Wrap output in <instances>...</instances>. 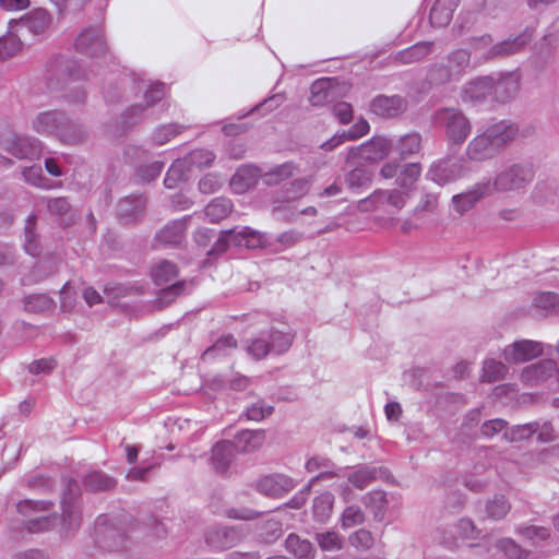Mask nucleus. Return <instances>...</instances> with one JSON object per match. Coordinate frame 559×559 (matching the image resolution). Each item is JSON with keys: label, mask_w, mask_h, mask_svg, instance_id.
Masks as SVG:
<instances>
[{"label": "nucleus", "mask_w": 559, "mask_h": 559, "mask_svg": "<svg viewBox=\"0 0 559 559\" xmlns=\"http://www.w3.org/2000/svg\"><path fill=\"white\" fill-rule=\"evenodd\" d=\"M186 229V221H174L159 230L156 239L165 245H177L185 238Z\"/></svg>", "instance_id": "nucleus-20"}, {"label": "nucleus", "mask_w": 559, "mask_h": 559, "mask_svg": "<svg viewBox=\"0 0 559 559\" xmlns=\"http://www.w3.org/2000/svg\"><path fill=\"white\" fill-rule=\"evenodd\" d=\"M543 354V344L539 342L522 340L507 346L503 357L507 362L521 364Z\"/></svg>", "instance_id": "nucleus-10"}, {"label": "nucleus", "mask_w": 559, "mask_h": 559, "mask_svg": "<svg viewBox=\"0 0 559 559\" xmlns=\"http://www.w3.org/2000/svg\"><path fill=\"white\" fill-rule=\"evenodd\" d=\"M59 520L60 518L57 515L31 519L27 523V530L31 533L48 530L51 525L55 524V522Z\"/></svg>", "instance_id": "nucleus-55"}, {"label": "nucleus", "mask_w": 559, "mask_h": 559, "mask_svg": "<svg viewBox=\"0 0 559 559\" xmlns=\"http://www.w3.org/2000/svg\"><path fill=\"white\" fill-rule=\"evenodd\" d=\"M271 348L272 350L281 354L286 352L292 343L294 335L290 333V331H272L271 335Z\"/></svg>", "instance_id": "nucleus-40"}, {"label": "nucleus", "mask_w": 559, "mask_h": 559, "mask_svg": "<svg viewBox=\"0 0 559 559\" xmlns=\"http://www.w3.org/2000/svg\"><path fill=\"white\" fill-rule=\"evenodd\" d=\"M478 534L479 532L474 523L468 519L460 520L452 532L454 544H456L457 540L475 539Z\"/></svg>", "instance_id": "nucleus-33"}, {"label": "nucleus", "mask_w": 559, "mask_h": 559, "mask_svg": "<svg viewBox=\"0 0 559 559\" xmlns=\"http://www.w3.org/2000/svg\"><path fill=\"white\" fill-rule=\"evenodd\" d=\"M164 164L160 162H154L148 165L142 166L138 169L136 176L141 181L148 182L159 176Z\"/></svg>", "instance_id": "nucleus-50"}, {"label": "nucleus", "mask_w": 559, "mask_h": 559, "mask_svg": "<svg viewBox=\"0 0 559 559\" xmlns=\"http://www.w3.org/2000/svg\"><path fill=\"white\" fill-rule=\"evenodd\" d=\"M272 412L273 406L265 405L263 402H258L247 408V417L251 420L260 421L270 416Z\"/></svg>", "instance_id": "nucleus-51"}, {"label": "nucleus", "mask_w": 559, "mask_h": 559, "mask_svg": "<svg viewBox=\"0 0 559 559\" xmlns=\"http://www.w3.org/2000/svg\"><path fill=\"white\" fill-rule=\"evenodd\" d=\"M376 478L374 472L368 468L358 469L349 476V481L359 489L367 487Z\"/></svg>", "instance_id": "nucleus-49"}, {"label": "nucleus", "mask_w": 559, "mask_h": 559, "mask_svg": "<svg viewBox=\"0 0 559 559\" xmlns=\"http://www.w3.org/2000/svg\"><path fill=\"white\" fill-rule=\"evenodd\" d=\"M51 24V16L48 11L37 9L17 21H12V29L24 35L28 32L33 35H39L46 32Z\"/></svg>", "instance_id": "nucleus-9"}, {"label": "nucleus", "mask_w": 559, "mask_h": 559, "mask_svg": "<svg viewBox=\"0 0 559 559\" xmlns=\"http://www.w3.org/2000/svg\"><path fill=\"white\" fill-rule=\"evenodd\" d=\"M75 305L76 292L71 284L67 282L60 289V310L62 312H70L74 309Z\"/></svg>", "instance_id": "nucleus-43"}, {"label": "nucleus", "mask_w": 559, "mask_h": 559, "mask_svg": "<svg viewBox=\"0 0 559 559\" xmlns=\"http://www.w3.org/2000/svg\"><path fill=\"white\" fill-rule=\"evenodd\" d=\"M531 38L532 35L525 32L513 39H507L500 44L492 45L491 37L489 35H484L474 39L472 49L476 58L489 59L497 56L518 52L531 40Z\"/></svg>", "instance_id": "nucleus-2"}, {"label": "nucleus", "mask_w": 559, "mask_h": 559, "mask_svg": "<svg viewBox=\"0 0 559 559\" xmlns=\"http://www.w3.org/2000/svg\"><path fill=\"white\" fill-rule=\"evenodd\" d=\"M64 122V117L58 111L40 112L33 120V129L40 134H53L64 143L76 142L81 134L70 136L63 131H59Z\"/></svg>", "instance_id": "nucleus-7"}, {"label": "nucleus", "mask_w": 559, "mask_h": 559, "mask_svg": "<svg viewBox=\"0 0 559 559\" xmlns=\"http://www.w3.org/2000/svg\"><path fill=\"white\" fill-rule=\"evenodd\" d=\"M180 132L181 128L179 126L174 123L165 124L155 130L153 140L156 144L164 145Z\"/></svg>", "instance_id": "nucleus-44"}, {"label": "nucleus", "mask_w": 559, "mask_h": 559, "mask_svg": "<svg viewBox=\"0 0 559 559\" xmlns=\"http://www.w3.org/2000/svg\"><path fill=\"white\" fill-rule=\"evenodd\" d=\"M437 124L443 127L447 140L452 144H462L469 135V120L457 108H442L435 115Z\"/></svg>", "instance_id": "nucleus-3"}, {"label": "nucleus", "mask_w": 559, "mask_h": 559, "mask_svg": "<svg viewBox=\"0 0 559 559\" xmlns=\"http://www.w3.org/2000/svg\"><path fill=\"white\" fill-rule=\"evenodd\" d=\"M298 171V167L293 162L277 165L263 175L264 182L267 185H278L290 178Z\"/></svg>", "instance_id": "nucleus-26"}, {"label": "nucleus", "mask_w": 559, "mask_h": 559, "mask_svg": "<svg viewBox=\"0 0 559 559\" xmlns=\"http://www.w3.org/2000/svg\"><path fill=\"white\" fill-rule=\"evenodd\" d=\"M510 510L509 502L504 499V497H495L487 504V513L490 519L500 520L507 515Z\"/></svg>", "instance_id": "nucleus-41"}, {"label": "nucleus", "mask_w": 559, "mask_h": 559, "mask_svg": "<svg viewBox=\"0 0 559 559\" xmlns=\"http://www.w3.org/2000/svg\"><path fill=\"white\" fill-rule=\"evenodd\" d=\"M519 80L513 74H508L497 81L493 80L492 94L500 102H506L519 91Z\"/></svg>", "instance_id": "nucleus-21"}, {"label": "nucleus", "mask_w": 559, "mask_h": 559, "mask_svg": "<svg viewBox=\"0 0 559 559\" xmlns=\"http://www.w3.org/2000/svg\"><path fill=\"white\" fill-rule=\"evenodd\" d=\"M233 210V204L228 199L218 198L209 203L205 207V215L213 223L226 218Z\"/></svg>", "instance_id": "nucleus-27"}, {"label": "nucleus", "mask_w": 559, "mask_h": 559, "mask_svg": "<svg viewBox=\"0 0 559 559\" xmlns=\"http://www.w3.org/2000/svg\"><path fill=\"white\" fill-rule=\"evenodd\" d=\"M432 43L423 41L400 52V60L404 63L417 62L431 52Z\"/></svg>", "instance_id": "nucleus-31"}, {"label": "nucleus", "mask_w": 559, "mask_h": 559, "mask_svg": "<svg viewBox=\"0 0 559 559\" xmlns=\"http://www.w3.org/2000/svg\"><path fill=\"white\" fill-rule=\"evenodd\" d=\"M236 340L231 335L219 338L212 347L204 352V356H211L214 353L222 354L226 348H235Z\"/></svg>", "instance_id": "nucleus-59"}, {"label": "nucleus", "mask_w": 559, "mask_h": 559, "mask_svg": "<svg viewBox=\"0 0 559 559\" xmlns=\"http://www.w3.org/2000/svg\"><path fill=\"white\" fill-rule=\"evenodd\" d=\"M333 507V496L331 493H322L313 501V514L319 521L325 520Z\"/></svg>", "instance_id": "nucleus-39"}, {"label": "nucleus", "mask_w": 559, "mask_h": 559, "mask_svg": "<svg viewBox=\"0 0 559 559\" xmlns=\"http://www.w3.org/2000/svg\"><path fill=\"white\" fill-rule=\"evenodd\" d=\"M493 79L489 76L479 78L472 81L464 88V98L468 100H479L487 95L492 94Z\"/></svg>", "instance_id": "nucleus-22"}, {"label": "nucleus", "mask_w": 559, "mask_h": 559, "mask_svg": "<svg viewBox=\"0 0 559 559\" xmlns=\"http://www.w3.org/2000/svg\"><path fill=\"white\" fill-rule=\"evenodd\" d=\"M469 57L466 50L459 49L453 51L449 57V70L453 74L460 73L462 69L468 66Z\"/></svg>", "instance_id": "nucleus-46"}, {"label": "nucleus", "mask_w": 559, "mask_h": 559, "mask_svg": "<svg viewBox=\"0 0 559 559\" xmlns=\"http://www.w3.org/2000/svg\"><path fill=\"white\" fill-rule=\"evenodd\" d=\"M226 236L233 240L237 246H243L249 249H257L265 246L267 239L264 234L254 230L250 227H242L240 229L227 230Z\"/></svg>", "instance_id": "nucleus-15"}, {"label": "nucleus", "mask_w": 559, "mask_h": 559, "mask_svg": "<svg viewBox=\"0 0 559 559\" xmlns=\"http://www.w3.org/2000/svg\"><path fill=\"white\" fill-rule=\"evenodd\" d=\"M533 180L530 167L513 165L502 170L491 185L499 192L516 191L525 188Z\"/></svg>", "instance_id": "nucleus-4"}, {"label": "nucleus", "mask_w": 559, "mask_h": 559, "mask_svg": "<svg viewBox=\"0 0 559 559\" xmlns=\"http://www.w3.org/2000/svg\"><path fill=\"white\" fill-rule=\"evenodd\" d=\"M456 4L457 0H437L430 11L431 24L438 27L448 25Z\"/></svg>", "instance_id": "nucleus-18"}, {"label": "nucleus", "mask_w": 559, "mask_h": 559, "mask_svg": "<svg viewBox=\"0 0 559 559\" xmlns=\"http://www.w3.org/2000/svg\"><path fill=\"white\" fill-rule=\"evenodd\" d=\"M507 421L501 418L490 419L481 425V435L487 438H492L501 431H506Z\"/></svg>", "instance_id": "nucleus-54"}, {"label": "nucleus", "mask_w": 559, "mask_h": 559, "mask_svg": "<svg viewBox=\"0 0 559 559\" xmlns=\"http://www.w3.org/2000/svg\"><path fill=\"white\" fill-rule=\"evenodd\" d=\"M463 175V167L457 162L441 160L436 163L429 170L428 176L440 186L447 185Z\"/></svg>", "instance_id": "nucleus-13"}, {"label": "nucleus", "mask_w": 559, "mask_h": 559, "mask_svg": "<svg viewBox=\"0 0 559 559\" xmlns=\"http://www.w3.org/2000/svg\"><path fill=\"white\" fill-rule=\"evenodd\" d=\"M265 441V433L262 430H243L235 437L236 452L258 451Z\"/></svg>", "instance_id": "nucleus-17"}, {"label": "nucleus", "mask_w": 559, "mask_h": 559, "mask_svg": "<svg viewBox=\"0 0 559 559\" xmlns=\"http://www.w3.org/2000/svg\"><path fill=\"white\" fill-rule=\"evenodd\" d=\"M534 423L537 427L535 435H537V440L539 442L548 443V442H551L555 440V438H556L555 430H554L552 425L549 421H543V423L534 421Z\"/></svg>", "instance_id": "nucleus-58"}, {"label": "nucleus", "mask_w": 559, "mask_h": 559, "mask_svg": "<svg viewBox=\"0 0 559 559\" xmlns=\"http://www.w3.org/2000/svg\"><path fill=\"white\" fill-rule=\"evenodd\" d=\"M491 191L492 187L489 180L477 182L466 191L452 197L453 209L462 215L474 209L475 205L485 197L489 195Z\"/></svg>", "instance_id": "nucleus-8"}, {"label": "nucleus", "mask_w": 559, "mask_h": 559, "mask_svg": "<svg viewBox=\"0 0 559 559\" xmlns=\"http://www.w3.org/2000/svg\"><path fill=\"white\" fill-rule=\"evenodd\" d=\"M557 302L558 296L550 292L540 293L534 298L536 307L545 310L554 308Z\"/></svg>", "instance_id": "nucleus-62"}, {"label": "nucleus", "mask_w": 559, "mask_h": 559, "mask_svg": "<svg viewBox=\"0 0 559 559\" xmlns=\"http://www.w3.org/2000/svg\"><path fill=\"white\" fill-rule=\"evenodd\" d=\"M352 546L360 549H369L373 545V537L369 531L358 530L349 537Z\"/></svg>", "instance_id": "nucleus-53"}, {"label": "nucleus", "mask_w": 559, "mask_h": 559, "mask_svg": "<svg viewBox=\"0 0 559 559\" xmlns=\"http://www.w3.org/2000/svg\"><path fill=\"white\" fill-rule=\"evenodd\" d=\"M333 82V79L324 78L312 83L309 97L312 106H322L332 97Z\"/></svg>", "instance_id": "nucleus-19"}, {"label": "nucleus", "mask_w": 559, "mask_h": 559, "mask_svg": "<svg viewBox=\"0 0 559 559\" xmlns=\"http://www.w3.org/2000/svg\"><path fill=\"white\" fill-rule=\"evenodd\" d=\"M12 25V23L10 24ZM10 34L0 39V58L7 59L15 56L22 49L23 43L20 38L21 34L16 33L10 26Z\"/></svg>", "instance_id": "nucleus-29"}, {"label": "nucleus", "mask_w": 559, "mask_h": 559, "mask_svg": "<svg viewBox=\"0 0 559 559\" xmlns=\"http://www.w3.org/2000/svg\"><path fill=\"white\" fill-rule=\"evenodd\" d=\"M260 177V171L253 166L240 167L231 177L230 186L236 193H243L254 187Z\"/></svg>", "instance_id": "nucleus-16"}, {"label": "nucleus", "mask_w": 559, "mask_h": 559, "mask_svg": "<svg viewBox=\"0 0 559 559\" xmlns=\"http://www.w3.org/2000/svg\"><path fill=\"white\" fill-rule=\"evenodd\" d=\"M24 310L32 313H43L55 309V301L47 294H32L22 300Z\"/></svg>", "instance_id": "nucleus-24"}, {"label": "nucleus", "mask_w": 559, "mask_h": 559, "mask_svg": "<svg viewBox=\"0 0 559 559\" xmlns=\"http://www.w3.org/2000/svg\"><path fill=\"white\" fill-rule=\"evenodd\" d=\"M2 147L19 159H37L43 152V145L39 140L21 134L5 136L2 140Z\"/></svg>", "instance_id": "nucleus-5"}, {"label": "nucleus", "mask_w": 559, "mask_h": 559, "mask_svg": "<svg viewBox=\"0 0 559 559\" xmlns=\"http://www.w3.org/2000/svg\"><path fill=\"white\" fill-rule=\"evenodd\" d=\"M151 275L157 285H164L177 277L178 270L174 263L162 261L152 269Z\"/></svg>", "instance_id": "nucleus-28"}, {"label": "nucleus", "mask_w": 559, "mask_h": 559, "mask_svg": "<svg viewBox=\"0 0 559 559\" xmlns=\"http://www.w3.org/2000/svg\"><path fill=\"white\" fill-rule=\"evenodd\" d=\"M56 367V361L53 358H41L33 361L28 366V370L31 373H46L50 372Z\"/></svg>", "instance_id": "nucleus-63"}, {"label": "nucleus", "mask_w": 559, "mask_h": 559, "mask_svg": "<svg viewBox=\"0 0 559 559\" xmlns=\"http://www.w3.org/2000/svg\"><path fill=\"white\" fill-rule=\"evenodd\" d=\"M47 209L50 214L62 216L70 210V204L66 198L49 199Z\"/></svg>", "instance_id": "nucleus-60"}, {"label": "nucleus", "mask_w": 559, "mask_h": 559, "mask_svg": "<svg viewBox=\"0 0 559 559\" xmlns=\"http://www.w3.org/2000/svg\"><path fill=\"white\" fill-rule=\"evenodd\" d=\"M421 168L419 164L411 163L406 164L400 171L396 182L401 187L407 188L413 186L420 176Z\"/></svg>", "instance_id": "nucleus-38"}, {"label": "nucleus", "mask_w": 559, "mask_h": 559, "mask_svg": "<svg viewBox=\"0 0 559 559\" xmlns=\"http://www.w3.org/2000/svg\"><path fill=\"white\" fill-rule=\"evenodd\" d=\"M311 182V177L295 179L287 191V200H297L305 197L309 192Z\"/></svg>", "instance_id": "nucleus-45"}, {"label": "nucleus", "mask_w": 559, "mask_h": 559, "mask_svg": "<svg viewBox=\"0 0 559 559\" xmlns=\"http://www.w3.org/2000/svg\"><path fill=\"white\" fill-rule=\"evenodd\" d=\"M222 186L221 179L215 175L204 176L200 182L199 188L203 193H213Z\"/></svg>", "instance_id": "nucleus-64"}, {"label": "nucleus", "mask_w": 559, "mask_h": 559, "mask_svg": "<svg viewBox=\"0 0 559 559\" xmlns=\"http://www.w3.org/2000/svg\"><path fill=\"white\" fill-rule=\"evenodd\" d=\"M406 109V100L401 96H378L371 102V110L381 117L393 118Z\"/></svg>", "instance_id": "nucleus-14"}, {"label": "nucleus", "mask_w": 559, "mask_h": 559, "mask_svg": "<svg viewBox=\"0 0 559 559\" xmlns=\"http://www.w3.org/2000/svg\"><path fill=\"white\" fill-rule=\"evenodd\" d=\"M271 345L263 338H254L248 345V353L255 359L264 358L271 350Z\"/></svg>", "instance_id": "nucleus-52"}, {"label": "nucleus", "mask_w": 559, "mask_h": 559, "mask_svg": "<svg viewBox=\"0 0 559 559\" xmlns=\"http://www.w3.org/2000/svg\"><path fill=\"white\" fill-rule=\"evenodd\" d=\"M183 158L188 159V166L192 170L193 167L202 169L203 167L211 166L215 156L211 151L207 150H194Z\"/></svg>", "instance_id": "nucleus-35"}, {"label": "nucleus", "mask_w": 559, "mask_h": 559, "mask_svg": "<svg viewBox=\"0 0 559 559\" xmlns=\"http://www.w3.org/2000/svg\"><path fill=\"white\" fill-rule=\"evenodd\" d=\"M185 289V282H177L159 293V301L163 305L171 302L177 296L182 294Z\"/></svg>", "instance_id": "nucleus-57"}, {"label": "nucleus", "mask_w": 559, "mask_h": 559, "mask_svg": "<svg viewBox=\"0 0 559 559\" xmlns=\"http://www.w3.org/2000/svg\"><path fill=\"white\" fill-rule=\"evenodd\" d=\"M364 513L358 507L350 506L342 514V525L345 528L356 526L364 522Z\"/></svg>", "instance_id": "nucleus-47"}, {"label": "nucleus", "mask_w": 559, "mask_h": 559, "mask_svg": "<svg viewBox=\"0 0 559 559\" xmlns=\"http://www.w3.org/2000/svg\"><path fill=\"white\" fill-rule=\"evenodd\" d=\"M421 139L418 133H409L400 138L396 151L403 157L416 154L420 150Z\"/></svg>", "instance_id": "nucleus-32"}, {"label": "nucleus", "mask_w": 559, "mask_h": 559, "mask_svg": "<svg viewBox=\"0 0 559 559\" xmlns=\"http://www.w3.org/2000/svg\"><path fill=\"white\" fill-rule=\"evenodd\" d=\"M507 372L506 366L501 361L495 359H487L483 366V380L487 382H495L504 377Z\"/></svg>", "instance_id": "nucleus-34"}, {"label": "nucleus", "mask_w": 559, "mask_h": 559, "mask_svg": "<svg viewBox=\"0 0 559 559\" xmlns=\"http://www.w3.org/2000/svg\"><path fill=\"white\" fill-rule=\"evenodd\" d=\"M318 544L322 550H338L343 546V540L335 532H326L317 536Z\"/></svg>", "instance_id": "nucleus-42"}, {"label": "nucleus", "mask_w": 559, "mask_h": 559, "mask_svg": "<svg viewBox=\"0 0 559 559\" xmlns=\"http://www.w3.org/2000/svg\"><path fill=\"white\" fill-rule=\"evenodd\" d=\"M346 185L352 190L369 186L371 182V174L364 168H355L346 176Z\"/></svg>", "instance_id": "nucleus-37"}, {"label": "nucleus", "mask_w": 559, "mask_h": 559, "mask_svg": "<svg viewBox=\"0 0 559 559\" xmlns=\"http://www.w3.org/2000/svg\"><path fill=\"white\" fill-rule=\"evenodd\" d=\"M75 48L81 53L91 57H98L106 52L107 45L103 31L98 27H91L82 31L75 40Z\"/></svg>", "instance_id": "nucleus-11"}, {"label": "nucleus", "mask_w": 559, "mask_h": 559, "mask_svg": "<svg viewBox=\"0 0 559 559\" xmlns=\"http://www.w3.org/2000/svg\"><path fill=\"white\" fill-rule=\"evenodd\" d=\"M556 371V362L550 359H545L525 367L521 373V378L528 385H538L550 378Z\"/></svg>", "instance_id": "nucleus-12"}, {"label": "nucleus", "mask_w": 559, "mask_h": 559, "mask_svg": "<svg viewBox=\"0 0 559 559\" xmlns=\"http://www.w3.org/2000/svg\"><path fill=\"white\" fill-rule=\"evenodd\" d=\"M34 222H35V216H29L27 218L26 226H25V236H26L25 250L27 253H29L33 257L37 255L39 252L38 245L34 240V233H33Z\"/></svg>", "instance_id": "nucleus-56"}, {"label": "nucleus", "mask_w": 559, "mask_h": 559, "mask_svg": "<svg viewBox=\"0 0 559 559\" xmlns=\"http://www.w3.org/2000/svg\"><path fill=\"white\" fill-rule=\"evenodd\" d=\"M516 128L504 121L488 127L473 138L467 147L466 156L471 160L484 162L495 157L516 135Z\"/></svg>", "instance_id": "nucleus-1"}, {"label": "nucleus", "mask_w": 559, "mask_h": 559, "mask_svg": "<svg viewBox=\"0 0 559 559\" xmlns=\"http://www.w3.org/2000/svg\"><path fill=\"white\" fill-rule=\"evenodd\" d=\"M24 180L35 187L49 189V180L43 176V169L39 165L25 167L22 171Z\"/></svg>", "instance_id": "nucleus-36"}, {"label": "nucleus", "mask_w": 559, "mask_h": 559, "mask_svg": "<svg viewBox=\"0 0 559 559\" xmlns=\"http://www.w3.org/2000/svg\"><path fill=\"white\" fill-rule=\"evenodd\" d=\"M392 150V143L384 136H373L370 141L350 147L347 153V159H361L367 163H377L389 155Z\"/></svg>", "instance_id": "nucleus-6"}, {"label": "nucleus", "mask_w": 559, "mask_h": 559, "mask_svg": "<svg viewBox=\"0 0 559 559\" xmlns=\"http://www.w3.org/2000/svg\"><path fill=\"white\" fill-rule=\"evenodd\" d=\"M286 549L297 559H313L316 550L313 545L298 535L290 534L286 538Z\"/></svg>", "instance_id": "nucleus-23"}, {"label": "nucleus", "mask_w": 559, "mask_h": 559, "mask_svg": "<svg viewBox=\"0 0 559 559\" xmlns=\"http://www.w3.org/2000/svg\"><path fill=\"white\" fill-rule=\"evenodd\" d=\"M146 201L143 197H129L118 204V216L124 221H132L143 212Z\"/></svg>", "instance_id": "nucleus-25"}, {"label": "nucleus", "mask_w": 559, "mask_h": 559, "mask_svg": "<svg viewBox=\"0 0 559 559\" xmlns=\"http://www.w3.org/2000/svg\"><path fill=\"white\" fill-rule=\"evenodd\" d=\"M535 423L516 425L503 432V438L508 442H521L531 439L536 433Z\"/></svg>", "instance_id": "nucleus-30"}, {"label": "nucleus", "mask_w": 559, "mask_h": 559, "mask_svg": "<svg viewBox=\"0 0 559 559\" xmlns=\"http://www.w3.org/2000/svg\"><path fill=\"white\" fill-rule=\"evenodd\" d=\"M334 116L340 120L341 123L346 124L353 119L352 105L345 102L338 103L333 108Z\"/></svg>", "instance_id": "nucleus-61"}, {"label": "nucleus", "mask_w": 559, "mask_h": 559, "mask_svg": "<svg viewBox=\"0 0 559 559\" xmlns=\"http://www.w3.org/2000/svg\"><path fill=\"white\" fill-rule=\"evenodd\" d=\"M385 198L388 205L400 210L405 204V195L396 190H378L376 191V198Z\"/></svg>", "instance_id": "nucleus-48"}]
</instances>
